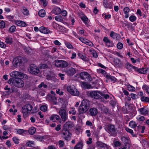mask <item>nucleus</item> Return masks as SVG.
Masks as SVG:
<instances>
[{
	"mask_svg": "<svg viewBox=\"0 0 149 149\" xmlns=\"http://www.w3.org/2000/svg\"><path fill=\"white\" fill-rule=\"evenodd\" d=\"M124 147L125 149H129L130 147V141H128L127 142L124 143Z\"/></svg>",
	"mask_w": 149,
	"mask_h": 149,
	"instance_id": "nucleus-47",
	"label": "nucleus"
},
{
	"mask_svg": "<svg viewBox=\"0 0 149 149\" xmlns=\"http://www.w3.org/2000/svg\"><path fill=\"white\" fill-rule=\"evenodd\" d=\"M40 109L42 111L45 112L47 111V106L45 105H42L40 107Z\"/></svg>",
	"mask_w": 149,
	"mask_h": 149,
	"instance_id": "nucleus-54",
	"label": "nucleus"
},
{
	"mask_svg": "<svg viewBox=\"0 0 149 149\" xmlns=\"http://www.w3.org/2000/svg\"><path fill=\"white\" fill-rule=\"evenodd\" d=\"M137 120L139 121H143L145 120V118L143 116H139L136 118Z\"/></svg>",
	"mask_w": 149,
	"mask_h": 149,
	"instance_id": "nucleus-53",
	"label": "nucleus"
},
{
	"mask_svg": "<svg viewBox=\"0 0 149 149\" xmlns=\"http://www.w3.org/2000/svg\"><path fill=\"white\" fill-rule=\"evenodd\" d=\"M128 90L130 91H134L135 90V88L134 87L129 85L127 87Z\"/></svg>",
	"mask_w": 149,
	"mask_h": 149,
	"instance_id": "nucleus-52",
	"label": "nucleus"
},
{
	"mask_svg": "<svg viewBox=\"0 0 149 149\" xmlns=\"http://www.w3.org/2000/svg\"><path fill=\"white\" fill-rule=\"evenodd\" d=\"M38 15L39 16L43 17L45 15V12L44 10H40L38 12Z\"/></svg>",
	"mask_w": 149,
	"mask_h": 149,
	"instance_id": "nucleus-39",
	"label": "nucleus"
},
{
	"mask_svg": "<svg viewBox=\"0 0 149 149\" xmlns=\"http://www.w3.org/2000/svg\"><path fill=\"white\" fill-rule=\"evenodd\" d=\"M103 5L104 7L106 8L111 9L112 5L111 2L109 1L108 0H103Z\"/></svg>",
	"mask_w": 149,
	"mask_h": 149,
	"instance_id": "nucleus-21",
	"label": "nucleus"
},
{
	"mask_svg": "<svg viewBox=\"0 0 149 149\" xmlns=\"http://www.w3.org/2000/svg\"><path fill=\"white\" fill-rule=\"evenodd\" d=\"M81 19L85 24H88V19L85 16H83L81 17Z\"/></svg>",
	"mask_w": 149,
	"mask_h": 149,
	"instance_id": "nucleus-46",
	"label": "nucleus"
},
{
	"mask_svg": "<svg viewBox=\"0 0 149 149\" xmlns=\"http://www.w3.org/2000/svg\"><path fill=\"white\" fill-rule=\"evenodd\" d=\"M36 129L34 127H31L29 129V132L30 134H33L36 132Z\"/></svg>",
	"mask_w": 149,
	"mask_h": 149,
	"instance_id": "nucleus-38",
	"label": "nucleus"
},
{
	"mask_svg": "<svg viewBox=\"0 0 149 149\" xmlns=\"http://www.w3.org/2000/svg\"><path fill=\"white\" fill-rule=\"evenodd\" d=\"M83 146V143L82 141L79 142L74 147V149H82Z\"/></svg>",
	"mask_w": 149,
	"mask_h": 149,
	"instance_id": "nucleus-30",
	"label": "nucleus"
},
{
	"mask_svg": "<svg viewBox=\"0 0 149 149\" xmlns=\"http://www.w3.org/2000/svg\"><path fill=\"white\" fill-rule=\"evenodd\" d=\"M22 12L24 15H28L29 14L28 10L25 7H23Z\"/></svg>",
	"mask_w": 149,
	"mask_h": 149,
	"instance_id": "nucleus-36",
	"label": "nucleus"
},
{
	"mask_svg": "<svg viewBox=\"0 0 149 149\" xmlns=\"http://www.w3.org/2000/svg\"><path fill=\"white\" fill-rule=\"evenodd\" d=\"M147 69L146 68L139 69L138 72L141 74H145L147 73Z\"/></svg>",
	"mask_w": 149,
	"mask_h": 149,
	"instance_id": "nucleus-40",
	"label": "nucleus"
},
{
	"mask_svg": "<svg viewBox=\"0 0 149 149\" xmlns=\"http://www.w3.org/2000/svg\"><path fill=\"white\" fill-rule=\"evenodd\" d=\"M50 120L53 122H55L56 120H60L59 116L56 114H53L50 117Z\"/></svg>",
	"mask_w": 149,
	"mask_h": 149,
	"instance_id": "nucleus-27",
	"label": "nucleus"
},
{
	"mask_svg": "<svg viewBox=\"0 0 149 149\" xmlns=\"http://www.w3.org/2000/svg\"><path fill=\"white\" fill-rule=\"evenodd\" d=\"M73 123L69 121L66 122L64 124L63 129H71L73 127Z\"/></svg>",
	"mask_w": 149,
	"mask_h": 149,
	"instance_id": "nucleus-14",
	"label": "nucleus"
},
{
	"mask_svg": "<svg viewBox=\"0 0 149 149\" xmlns=\"http://www.w3.org/2000/svg\"><path fill=\"white\" fill-rule=\"evenodd\" d=\"M5 26V24L4 21L3 20H0V28H4Z\"/></svg>",
	"mask_w": 149,
	"mask_h": 149,
	"instance_id": "nucleus-51",
	"label": "nucleus"
},
{
	"mask_svg": "<svg viewBox=\"0 0 149 149\" xmlns=\"http://www.w3.org/2000/svg\"><path fill=\"white\" fill-rule=\"evenodd\" d=\"M65 72L68 75L72 76L76 73V70L74 68L71 67L69 68H67Z\"/></svg>",
	"mask_w": 149,
	"mask_h": 149,
	"instance_id": "nucleus-12",
	"label": "nucleus"
},
{
	"mask_svg": "<svg viewBox=\"0 0 149 149\" xmlns=\"http://www.w3.org/2000/svg\"><path fill=\"white\" fill-rule=\"evenodd\" d=\"M33 107L30 104H27L24 105L22 108V112L24 115L26 116L29 112L31 111L32 110Z\"/></svg>",
	"mask_w": 149,
	"mask_h": 149,
	"instance_id": "nucleus-6",
	"label": "nucleus"
},
{
	"mask_svg": "<svg viewBox=\"0 0 149 149\" xmlns=\"http://www.w3.org/2000/svg\"><path fill=\"white\" fill-rule=\"evenodd\" d=\"M5 42L7 44H11L13 42V39L10 36H8L5 38Z\"/></svg>",
	"mask_w": 149,
	"mask_h": 149,
	"instance_id": "nucleus-28",
	"label": "nucleus"
},
{
	"mask_svg": "<svg viewBox=\"0 0 149 149\" xmlns=\"http://www.w3.org/2000/svg\"><path fill=\"white\" fill-rule=\"evenodd\" d=\"M97 113V110L96 108L93 107L90 108L88 111V114L92 116H95Z\"/></svg>",
	"mask_w": 149,
	"mask_h": 149,
	"instance_id": "nucleus-16",
	"label": "nucleus"
},
{
	"mask_svg": "<svg viewBox=\"0 0 149 149\" xmlns=\"http://www.w3.org/2000/svg\"><path fill=\"white\" fill-rule=\"evenodd\" d=\"M10 76L15 79L22 78L27 79L28 77L27 75L22 73L18 71H14L10 74Z\"/></svg>",
	"mask_w": 149,
	"mask_h": 149,
	"instance_id": "nucleus-1",
	"label": "nucleus"
},
{
	"mask_svg": "<svg viewBox=\"0 0 149 149\" xmlns=\"http://www.w3.org/2000/svg\"><path fill=\"white\" fill-rule=\"evenodd\" d=\"M61 11L60 8L58 7H55L54 8L51 12L52 14H54L55 15H58L61 13Z\"/></svg>",
	"mask_w": 149,
	"mask_h": 149,
	"instance_id": "nucleus-25",
	"label": "nucleus"
},
{
	"mask_svg": "<svg viewBox=\"0 0 149 149\" xmlns=\"http://www.w3.org/2000/svg\"><path fill=\"white\" fill-rule=\"evenodd\" d=\"M39 31L45 34H48L50 32L48 29L43 26L40 28Z\"/></svg>",
	"mask_w": 149,
	"mask_h": 149,
	"instance_id": "nucleus-24",
	"label": "nucleus"
},
{
	"mask_svg": "<svg viewBox=\"0 0 149 149\" xmlns=\"http://www.w3.org/2000/svg\"><path fill=\"white\" fill-rule=\"evenodd\" d=\"M106 77L108 80H111L113 83L116 81L117 80V79L114 77L111 76L110 74L106 75Z\"/></svg>",
	"mask_w": 149,
	"mask_h": 149,
	"instance_id": "nucleus-29",
	"label": "nucleus"
},
{
	"mask_svg": "<svg viewBox=\"0 0 149 149\" xmlns=\"http://www.w3.org/2000/svg\"><path fill=\"white\" fill-rule=\"evenodd\" d=\"M137 129H141V132L142 133H143L144 132V131L145 130V127L144 126H137Z\"/></svg>",
	"mask_w": 149,
	"mask_h": 149,
	"instance_id": "nucleus-58",
	"label": "nucleus"
},
{
	"mask_svg": "<svg viewBox=\"0 0 149 149\" xmlns=\"http://www.w3.org/2000/svg\"><path fill=\"white\" fill-rule=\"evenodd\" d=\"M29 71L32 74H37L40 72L39 68L34 64H31L30 65Z\"/></svg>",
	"mask_w": 149,
	"mask_h": 149,
	"instance_id": "nucleus-9",
	"label": "nucleus"
},
{
	"mask_svg": "<svg viewBox=\"0 0 149 149\" xmlns=\"http://www.w3.org/2000/svg\"><path fill=\"white\" fill-rule=\"evenodd\" d=\"M110 36V37L113 39H115L116 40H118L119 39L120 37V35L119 34L115 33L113 31L111 32Z\"/></svg>",
	"mask_w": 149,
	"mask_h": 149,
	"instance_id": "nucleus-22",
	"label": "nucleus"
},
{
	"mask_svg": "<svg viewBox=\"0 0 149 149\" xmlns=\"http://www.w3.org/2000/svg\"><path fill=\"white\" fill-rule=\"evenodd\" d=\"M67 91L72 95L74 96H78L79 95V91L75 88L73 89L71 86H69L67 88Z\"/></svg>",
	"mask_w": 149,
	"mask_h": 149,
	"instance_id": "nucleus-11",
	"label": "nucleus"
},
{
	"mask_svg": "<svg viewBox=\"0 0 149 149\" xmlns=\"http://www.w3.org/2000/svg\"><path fill=\"white\" fill-rule=\"evenodd\" d=\"M14 22L15 24L18 26L24 27L26 26V23L23 21L14 20Z\"/></svg>",
	"mask_w": 149,
	"mask_h": 149,
	"instance_id": "nucleus-23",
	"label": "nucleus"
},
{
	"mask_svg": "<svg viewBox=\"0 0 149 149\" xmlns=\"http://www.w3.org/2000/svg\"><path fill=\"white\" fill-rule=\"evenodd\" d=\"M58 113L61 117V120L64 122H65L68 118V113L66 110L63 108H61Z\"/></svg>",
	"mask_w": 149,
	"mask_h": 149,
	"instance_id": "nucleus-3",
	"label": "nucleus"
},
{
	"mask_svg": "<svg viewBox=\"0 0 149 149\" xmlns=\"http://www.w3.org/2000/svg\"><path fill=\"white\" fill-rule=\"evenodd\" d=\"M72 110L71 111H69V113L70 114H72V115H75L76 113V111L75 110L74 108H72Z\"/></svg>",
	"mask_w": 149,
	"mask_h": 149,
	"instance_id": "nucleus-55",
	"label": "nucleus"
},
{
	"mask_svg": "<svg viewBox=\"0 0 149 149\" xmlns=\"http://www.w3.org/2000/svg\"><path fill=\"white\" fill-rule=\"evenodd\" d=\"M61 136L65 140L68 141L71 138V134L68 129H62L61 133Z\"/></svg>",
	"mask_w": 149,
	"mask_h": 149,
	"instance_id": "nucleus-4",
	"label": "nucleus"
},
{
	"mask_svg": "<svg viewBox=\"0 0 149 149\" xmlns=\"http://www.w3.org/2000/svg\"><path fill=\"white\" fill-rule=\"evenodd\" d=\"M13 141H14V143H15L18 144L19 143V139L15 137H13Z\"/></svg>",
	"mask_w": 149,
	"mask_h": 149,
	"instance_id": "nucleus-60",
	"label": "nucleus"
},
{
	"mask_svg": "<svg viewBox=\"0 0 149 149\" xmlns=\"http://www.w3.org/2000/svg\"><path fill=\"white\" fill-rule=\"evenodd\" d=\"M17 132L18 134H21L24 133L25 132H26V131L23 129H19L17 131Z\"/></svg>",
	"mask_w": 149,
	"mask_h": 149,
	"instance_id": "nucleus-57",
	"label": "nucleus"
},
{
	"mask_svg": "<svg viewBox=\"0 0 149 149\" xmlns=\"http://www.w3.org/2000/svg\"><path fill=\"white\" fill-rule=\"evenodd\" d=\"M55 65L57 67L64 68L69 65L68 63L63 60H55Z\"/></svg>",
	"mask_w": 149,
	"mask_h": 149,
	"instance_id": "nucleus-8",
	"label": "nucleus"
},
{
	"mask_svg": "<svg viewBox=\"0 0 149 149\" xmlns=\"http://www.w3.org/2000/svg\"><path fill=\"white\" fill-rule=\"evenodd\" d=\"M136 19V17L135 16L132 15L129 18L131 22L135 21Z\"/></svg>",
	"mask_w": 149,
	"mask_h": 149,
	"instance_id": "nucleus-49",
	"label": "nucleus"
},
{
	"mask_svg": "<svg viewBox=\"0 0 149 149\" xmlns=\"http://www.w3.org/2000/svg\"><path fill=\"white\" fill-rule=\"evenodd\" d=\"M22 62V60L21 58V57L18 56L17 57L15 58H13L12 61L13 65L15 67H17L18 65V63H21Z\"/></svg>",
	"mask_w": 149,
	"mask_h": 149,
	"instance_id": "nucleus-13",
	"label": "nucleus"
},
{
	"mask_svg": "<svg viewBox=\"0 0 149 149\" xmlns=\"http://www.w3.org/2000/svg\"><path fill=\"white\" fill-rule=\"evenodd\" d=\"M80 104L84 107H86L87 108L89 109L90 104V102L87 99H84L82 101Z\"/></svg>",
	"mask_w": 149,
	"mask_h": 149,
	"instance_id": "nucleus-20",
	"label": "nucleus"
},
{
	"mask_svg": "<svg viewBox=\"0 0 149 149\" xmlns=\"http://www.w3.org/2000/svg\"><path fill=\"white\" fill-rule=\"evenodd\" d=\"M55 20L58 21L62 22L63 21V19L62 17L60 15H58L55 17Z\"/></svg>",
	"mask_w": 149,
	"mask_h": 149,
	"instance_id": "nucleus-42",
	"label": "nucleus"
},
{
	"mask_svg": "<svg viewBox=\"0 0 149 149\" xmlns=\"http://www.w3.org/2000/svg\"><path fill=\"white\" fill-rule=\"evenodd\" d=\"M17 91V89L14 86H13L11 88L10 91H7L6 93L8 94L9 95L14 92L16 93Z\"/></svg>",
	"mask_w": 149,
	"mask_h": 149,
	"instance_id": "nucleus-31",
	"label": "nucleus"
},
{
	"mask_svg": "<svg viewBox=\"0 0 149 149\" xmlns=\"http://www.w3.org/2000/svg\"><path fill=\"white\" fill-rule=\"evenodd\" d=\"M125 25L126 26L129 30H130L132 31H133L134 30V28L132 26V24L131 23H125Z\"/></svg>",
	"mask_w": 149,
	"mask_h": 149,
	"instance_id": "nucleus-33",
	"label": "nucleus"
},
{
	"mask_svg": "<svg viewBox=\"0 0 149 149\" xmlns=\"http://www.w3.org/2000/svg\"><path fill=\"white\" fill-rule=\"evenodd\" d=\"M123 47V44L121 42H119L117 45V48L119 49H121Z\"/></svg>",
	"mask_w": 149,
	"mask_h": 149,
	"instance_id": "nucleus-59",
	"label": "nucleus"
},
{
	"mask_svg": "<svg viewBox=\"0 0 149 149\" xmlns=\"http://www.w3.org/2000/svg\"><path fill=\"white\" fill-rule=\"evenodd\" d=\"M96 146L101 149H108V148L107 144L101 141H97L96 142Z\"/></svg>",
	"mask_w": 149,
	"mask_h": 149,
	"instance_id": "nucleus-18",
	"label": "nucleus"
},
{
	"mask_svg": "<svg viewBox=\"0 0 149 149\" xmlns=\"http://www.w3.org/2000/svg\"><path fill=\"white\" fill-rule=\"evenodd\" d=\"M80 78L86 81H89L91 80V76L88 73L86 72H83L80 73Z\"/></svg>",
	"mask_w": 149,
	"mask_h": 149,
	"instance_id": "nucleus-10",
	"label": "nucleus"
},
{
	"mask_svg": "<svg viewBox=\"0 0 149 149\" xmlns=\"http://www.w3.org/2000/svg\"><path fill=\"white\" fill-rule=\"evenodd\" d=\"M21 78H17L13 79L12 81V84L18 88L23 87L24 85V81Z\"/></svg>",
	"mask_w": 149,
	"mask_h": 149,
	"instance_id": "nucleus-2",
	"label": "nucleus"
},
{
	"mask_svg": "<svg viewBox=\"0 0 149 149\" xmlns=\"http://www.w3.org/2000/svg\"><path fill=\"white\" fill-rule=\"evenodd\" d=\"M137 124L135 122L133 121H131L129 123V126L132 128H134L137 126Z\"/></svg>",
	"mask_w": 149,
	"mask_h": 149,
	"instance_id": "nucleus-37",
	"label": "nucleus"
},
{
	"mask_svg": "<svg viewBox=\"0 0 149 149\" xmlns=\"http://www.w3.org/2000/svg\"><path fill=\"white\" fill-rule=\"evenodd\" d=\"M125 130L127 132L131 134L133 137L136 136V134H134L133 131L132 129L128 127H126L125 128Z\"/></svg>",
	"mask_w": 149,
	"mask_h": 149,
	"instance_id": "nucleus-41",
	"label": "nucleus"
},
{
	"mask_svg": "<svg viewBox=\"0 0 149 149\" xmlns=\"http://www.w3.org/2000/svg\"><path fill=\"white\" fill-rule=\"evenodd\" d=\"M78 56L81 59L84 61H86L88 60V58L86 57L85 54H83L80 53L78 54Z\"/></svg>",
	"mask_w": 149,
	"mask_h": 149,
	"instance_id": "nucleus-32",
	"label": "nucleus"
},
{
	"mask_svg": "<svg viewBox=\"0 0 149 149\" xmlns=\"http://www.w3.org/2000/svg\"><path fill=\"white\" fill-rule=\"evenodd\" d=\"M16 27L14 25L11 26L9 29V31L10 32H13L15 31Z\"/></svg>",
	"mask_w": 149,
	"mask_h": 149,
	"instance_id": "nucleus-50",
	"label": "nucleus"
},
{
	"mask_svg": "<svg viewBox=\"0 0 149 149\" xmlns=\"http://www.w3.org/2000/svg\"><path fill=\"white\" fill-rule=\"evenodd\" d=\"M79 39L81 42L90 46H93L94 45L93 44L91 41L87 39L81 37Z\"/></svg>",
	"mask_w": 149,
	"mask_h": 149,
	"instance_id": "nucleus-17",
	"label": "nucleus"
},
{
	"mask_svg": "<svg viewBox=\"0 0 149 149\" xmlns=\"http://www.w3.org/2000/svg\"><path fill=\"white\" fill-rule=\"evenodd\" d=\"M116 104V102L115 100H112L110 101V104L113 107Z\"/></svg>",
	"mask_w": 149,
	"mask_h": 149,
	"instance_id": "nucleus-61",
	"label": "nucleus"
},
{
	"mask_svg": "<svg viewBox=\"0 0 149 149\" xmlns=\"http://www.w3.org/2000/svg\"><path fill=\"white\" fill-rule=\"evenodd\" d=\"M124 12L125 14L128 13L130 11L129 8L128 7H125L123 9Z\"/></svg>",
	"mask_w": 149,
	"mask_h": 149,
	"instance_id": "nucleus-56",
	"label": "nucleus"
},
{
	"mask_svg": "<svg viewBox=\"0 0 149 149\" xmlns=\"http://www.w3.org/2000/svg\"><path fill=\"white\" fill-rule=\"evenodd\" d=\"M133 66L131 64L127 63L125 65V68L127 69L129 71H130L132 69Z\"/></svg>",
	"mask_w": 149,
	"mask_h": 149,
	"instance_id": "nucleus-34",
	"label": "nucleus"
},
{
	"mask_svg": "<svg viewBox=\"0 0 149 149\" xmlns=\"http://www.w3.org/2000/svg\"><path fill=\"white\" fill-rule=\"evenodd\" d=\"M103 111L104 113L107 114H111L110 110H109L107 107L105 108L104 109Z\"/></svg>",
	"mask_w": 149,
	"mask_h": 149,
	"instance_id": "nucleus-44",
	"label": "nucleus"
},
{
	"mask_svg": "<svg viewBox=\"0 0 149 149\" xmlns=\"http://www.w3.org/2000/svg\"><path fill=\"white\" fill-rule=\"evenodd\" d=\"M109 98V95L106 94H105L102 93V96L101 97V100L103 101L104 99H105L107 100Z\"/></svg>",
	"mask_w": 149,
	"mask_h": 149,
	"instance_id": "nucleus-35",
	"label": "nucleus"
},
{
	"mask_svg": "<svg viewBox=\"0 0 149 149\" xmlns=\"http://www.w3.org/2000/svg\"><path fill=\"white\" fill-rule=\"evenodd\" d=\"M114 144L115 147H117L120 146L121 145V143L118 141H116L114 143Z\"/></svg>",
	"mask_w": 149,
	"mask_h": 149,
	"instance_id": "nucleus-62",
	"label": "nucleus"
},
{
	"mask_svg": "<svg viewBox=\"0 0 149 149\" xmlns=\"http://www.w3.org/2000/svg\"><path fill=\"white\" fill-rule=\"evenodd\" d=\"M103 40L105 42L106 45L109 47H112L114 45L113 42L108 39L107 37H104Z\"/></svg>",
	"mask_w": 149,
	"mask_h": 149,
	"instance_id": "nucleus-19",
	"label": "nucleus"
},
{
	"mask_svg": "<svg viewBox=\"0 0 149 149\" xmlns=\"http://www.w3.org/2000/svg\"><path fill=\"white\" fill-rule=\"evenodd\" d=\"M121 140L124 143L128 141H130V140H129V138L128 137L124 136L122 137Z\"/></svg>",
	"mask_w": 149,
	"mask_h": 149,
	"instance_id": "nucleus-43",
	"label": "nucleus"
},
{
	"mask_svg": "<svg viewBox=\"0 0 149 149\" xmlns=\"http://www.w3.org/2000/svg\"><path fill=\"white\" fill-rule=\"evenodd\" d=\"M102 94V92L100 91H93L90 93L89 96L95 99L101 100Z\"/></svg>",
	"mask_w": 149,
	"mask_h": 149,
	"instance_id": "nucleus-5",
	"label": "nucleus"
},
{
	"mask_svg": "<svg viewBox=\"0 0 149 149\" xmlns=\"http://www.w3.org/2000/svg\"><path fill=\"white\" fill-rule=\"evenodd\" d=\"M50 99L53 101L54 100H57V98L54 95H50Z\"/></svg>",
	"mask_w": 149,
	"mask_h": 149,
	"instance_id": "nucleus-64",
	"label": "nucleus"
},
{
	"mask_svg": "<svg viewBox=\"0 0 149 149\" xmlns=\"http://www.w3.org/2000/svg\"><path fill=\"white\" fill-rule=\"evenodd\" d=\"M140 113L143 115H145L148 114V111L145 107L141 108L138 110Z\"/></svg>",
	"mask_w": 149,
	"mask_h": 149,
	"instance_id": "nucleus-26",
	"label": "nucleus"
},
{
	"mask_svg": "<svg viewBox=\"0 0 149 149\" xmlns=\"http://www.w3.org/2000/svg\"><path fill=\"white\" fill-rule=\"evenodd\" d=\"M65 44L66 46L68 49H72L73 48V46L70 43L66 42H65Z\"/></svg>",
	"mask_w": 149,
	"mask_h": 149,
	"instance_id": "nucleus-45",
	"label": "nucleus"
},
{
	"mask_svg": "<svg viewBox=\"0 0 149 149\" xmlns=\"http://www.w3.org/2000/svg\"><path fill=\"white\" fill-rule=\"evenodd\" d=\"M48 66L46 64H42L41 65L40 68L42 69H46L48 68Z\"/></svg>",
	"mask_w": 149,
	"mask_h": 149,
	"instance_id": "nucleus-63",
	"label": "nucleus"
},
{
	"mask_svg": "<svg viewBox=\"0 0 149 149\" xmlns=\"http://www.w3.org/2000/svg\"><path fill=\"white\" fill-rule=\"evenodd\" d=\"M89 109L80 105L78 109V112L79 115L83 114L87 111Z\"/></svg>",
	"mask_w": 149,
	"mask_h": 149,
	"instance_id": "nucleus-15",
	"label": "nucleus"
},
{
	"mask_svg": "<svg viewBox=\"0 0 149 149\" xmlns=\"http://www.w3.org/2000/svg\"><path fill=\"white\" fill-rule=\"evenodd\" d=\"M107 130L108 132L111 135L115 136L117 135V132L115 126L113 125H108Z\"/></svg>",
	"mask_w": 149,
	"mask_h": 149,
	"instance_id": "nucleus-7",
	"label": "nucleus"
},
{
	"mask_svg": "<svg viewBox=\"0 0 149 149\" xmlns=\"http://www.w3.org/2000/svg\"><path fill=\"white\" fill-rule=\"evenodd\" d=\"M141 100L143 102H149V98L147 97L142 96L141 97Z\"/></svg>",
	"mask_w": 149,
	"mask_h": 149,
	"instance_id": "nucleus-48",
	"label": "nucleus"
}]
</instances>
